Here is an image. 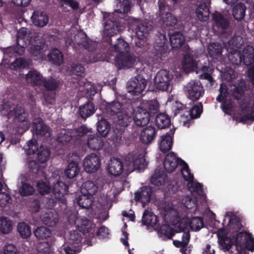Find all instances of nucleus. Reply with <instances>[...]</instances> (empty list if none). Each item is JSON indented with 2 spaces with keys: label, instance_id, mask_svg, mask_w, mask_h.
<instances>
[{
  "label": "nucleus",
  "instance_id": "f257e3e1",
  "mask_svg": "<svg viewBox=\"0 0 254 254\" xmlns=\"http://www.w3.org/2000/svg\"><path fill=\"white\" fill-rule=\"evenodd\" d=\"M147 164L144 158V154H129L126 156L123 162L117 158H111L107 167L108 172L114 176L122 174L128 175L135 169L142 170Z\"/></svg>",
  "mask_w": 254,
  "mask_h": 254
},
{
  "label": "nucleus",
  "instance_id": "f03ea898",
  "mask_svg": "<svg viewBox=\"0 0 254 254\" xmlns=\"http://www.w3.org/2000/svg\"><path fill=\"white\" fill-rule=\"evenodd\" d=\"M30 34L25 28H21L17 33V46L14 48L15 52L19 55H22L24 53V46L26 44V41H28V50L30 53L34 56L40 55V50L44 45V41L42 37L36 33L34 35L30 36Z\"/></svg>",
  "mask_w": 254,
  "mask_h": 254
},
{
  "label": "nucleus",
  "instance_id": "7ed1b4c3",
  "mask_svg": "<svg viewBox=\"0 0 254 254\" xmlns=\"http://www.w3.org/2000/svg\"><path fill=\"white\" fill-rule=\"evenodd\" d=\"M231 213L228 212L225 216V220H229V226L232 229L233 231L232 233L234 238L236 247L239 253L240 250L247 249L249 251H254V239L252 237L251 234L246 232H239L238 233L237 229L239 228V224L238 222L233 223L232 220L235 217L234 216H231Z\"/></svg>",
  "mask_w": 254,
  "mask_h": 254
},
{
  "label": "nucleus",
  "instance_id": "20e7f679",
  "mask_svg": "<svg viewBox=\"0 0 254 254\" xmlns=\"http://www.w3.org/2000/svg\"><path fill=\"white\" fill-rule=\"evenodd\" d=\"M1 105L2 107L0 111L2 115H7L9 117L14 116L17 120L21 122V124L18 127V133H22L29 128L30 124L26 121L27 115L22 108L17 107L14 108L13 111H11L9 104L6 103Z\"/></svg>",
  "mask_w": 254,
  "mask_h": 254
},
{
  "label": "nucleus",
  "instance_id": "39448f33",
  "mask_svg": "<svg viewBox=\"0 0 254 254\" xmlns=\"http://www.w3.org/2000/svg\"><path fill=\"white\" fill-rule=\"evenodd\" d=\"M107 110L111 114L117 115L120 124L122 126H127L131 121L130 114L132 113V109H129L128 111L123 110L122 105L118 101H114L108 104Z\"/></svg>",
  "mask_w": 254,
  "mask_h": 254
},
{
  "label": "nucleus",
  "instance_id": "423d86ee",
  "mask_svg": "<svg viewBox=\"0 0 254 254\" xmlns=\"http://www.w3.org/2000/svg\"><path fill=\"white\" fill-rule=\"evenodd\" d=\"M74 224L78 228V231L75 230L70 232L67 242L71 245L78 244L81 241V236L79 231L83 233L89 232L90 223L87 219L76 218Z\"/></svg>",
  "mask_w": 254,
  "mask_h": 254
},
{
  "label": "nucleus",
  "instance_id": "0eeeda50",
  "mask_svg": "<svg viewBox=\"0 0 254 254\" xmlns=\"http://www.w3.org/2000/svg\"><path fill=\"white\" fill-rule=\"evenodd\" d=\"M182 164L181 173L184 179L188 182V186L192 192H196L199 195L203 194L201 185L193 180V176L190 173L189 166L183 160L180 161Z\"/></svg>",
  "mask_w": 254,
  "mask_h": 254
},
{
  "label": "nucleus",
  "instance_id": "6e6552de",
  "mask_svg": "<svg viewBox=\"0 0 254 254\" xmlns=\"http://www.w3.org/2000/svg\"><path fill=\"white\" fill-rule=\"evenodd\" d=\"M173 76L165 69L160 70L154 78V86L158 90H168L171 86Z\"/></svg>",
  "mask_w": 254,
  "mask_h": 254
},
{
  "label": "nucleus",
  "instance_id": "1a4fd4ad",
  "mask_svg": "<svg viewBox=\"0 0 254 254\" xmlns=\"http://www.w3.org/2000/svg\"><path fill=\"white\" fill-rule=\"evenodd\" d=\"M187 97L192 101H197L204 93V89L198 80H191L184 87Z\"/></svg>",
  "mask_w": 254,
  "mask_h": 254
},
{
  "label": "nucleus",
  "instance_id": "9d476101",
  "mask_svg": "<svg viewBox=\"0 0 254 254\" xmlns=\"http://www.w3.org/2000/svg\"><path fill=\"white\" fill-rule=\"evenodd\" d=\"M197 57L193 52H190L186 54L184 57L182 63L183 69L187 72L193 71L195 69H203L198 60H196Z\"/></svg>",
  "mask_w": 254,
  "mask_h": 254
},
{
  "label": "nucleus",
  "instance_id": "9b49d317",
  "mask_svg": "<svg viewBox=\"0 0 254 254\" xmlns=\"http://www.w3.org/2000/svg\"><path fill=\"white\" fill-rule=\"evenodd\" d=\"M147 85V81L138 76L131 79L127 84V91L132 95H138L142 92Z\"/></svg>",
  "mask_w": 254,
  "mask_h": 254
},
{
  "label": "nucleus",
  "instance_id": "f8f14e48",
  "mask_svg": "<svg viewBox=\"0 0 254 254\" xmlns=\"http://www.w3.org/2000/svg\"><path fill=\"white\" fill-rule=\"evenodd\" d=\"M105 21L103 31L104 36L111 37L123 30L124 28V26L121 25L114 17L111 18L106 17Z\"/></svg>",
  "mask_w": 254,
  "mask_h": 254
},
{
  "label": "nucleus",
  "instance_id": "ddd939ff",
  "mask_svg": "<svg viewBox=\"0 0 254 254\" xmlns=\"http://www.w3.org/2000/svg\"><path fill=\"white\" fill-rule=\"evenodd\" d=\"M100 167L101 160L95 153L87 155L83 160V168L87 173H94L99 169Z\"/></svg>",
  "mask_w": 254,
  "mask_h": 254
},
{
  "label": "nucleus",
  "instance_id": "4468645a",
  "mask_svg": "<svg viewBox=\"0 0 254 254\" xmlns=\"http://www.w3.org/2000/svg\"><path fill=\"white\" fill-rule=\"evenodd\" d=\"M115 62L119 68L133 67L136 64V58L130 53H127L123 55H117L115 58Z\"/></svg>",
  "mask_w": 254,
  "mask_h": 254
},
{
  "label": "nucleus",
  "instance_id": "2eb2a0df",
  "mask_svg": "<svg viewBox=\"0 0 254 254\" xmlns=\"http://www.w3.org/2000/svg\"><path fill=\"white\" fill-rule=\"evenodd\" d=\"M133 119L134 123L137 126H144L146 125L150 120V115L146 109L142 108V106L136 108L133 112Z\"/></svg>",
  "mask_w": 254,
  "mask_h": 254
},
{
  "label": "nucleus",
  "instance_id": "dca6fc26",
  "mask_svg": "<svg viewBox=\"0 0 254 254\" xmlns=\"http://www.w3.org/2000/svg\"><path fill=\"white\" fill-rule=\"evenodd\" d=\"M231 235H233L232 232H229V233H227L224 229H221L218 232L217 236L219 239V244L224 251L229 250L232 244L235 243L234 238L233 237L231 239L228 237L229 235L231 236Z\"/></svg>",
  "mask_w": 254,
  "mask_h": 254
},
{
  "label": "nucleus",
  "instance_id": "f3484780",
  "mask_svg": "<svg viewBox=\"0 0 254 254\" xmlns=\"http://www.w3.org/2000/svg\"><path fill=\"white\" fill-rule=\"evenodd\" d=\"M181 160H182L176 157L173 152L167 154L164 162L165 170L169 173L174 171L179 164L182 165Z\"/></svg>",
  "mask_w": 254,
  "mask_h": 254
},
{
  "label": "nucleus",
  "instance_id": "a211bd4d",
  "mask_svg": "<svg viewBox=\"0 0 254 254\" xmlns=\"http://www.w3.org/2000/svg\"><path fill=\"white\" fill-rule=\"evenodd\" d=\"M152 194V190L149 187H143L135 193L134 199L136 201H140L144 207L149 202Z\"/></svg>",
  "mask_w": 254,
  "mask_h": 254
},
{
  "label": "nucleus",
  "instance_id": "6ab92c4d",
  "mask_svg": "<svg viewBox=\"0 0 254 254\" xmlns=\"http://www.w3.org/2000/svg\"><path fill=\"white\" fill-rule=\"evenodd\" d=\"M43 76L36 70H30L25 75L26 81L33 85H41L43 83Z\"/></svg>",
  "mask_w": 254,
  "mask_h": 254
},
{
  "label": "nucleus",
  "instance_id": "aec40b11",
  "mask_svg": "<svg viewBox=\"0 0 254 254\" xmlns=\"http://www.w3.org/2000/svg\"><path fill=\"white\" fill-rule=\"evenodd\" d=\"M174 130H171L170 133L161 136V140L159 143V147L161 151L166 152L170 150L172 148L173 142L172 138Z\"/></svg>",
  "mask_w": 254,
  "mask_h": 254
},
{
  "label": "nucleus",
  "instance_id": "412c9836",
  "mask_svg": "<svg viewBox=\"0 0 254 254\" xmlns=\"http://www.w3.org/2000/svg\"><path fill=\"white\" fill-rule=\"evenodd\" d=\"M220 94L217 97V100L219 101H223L222 107L224 110H228L232 107L230 102H228L227 97L228 95V92L225 84L222 83L220 86Z\"/></svg>",
  "mask_w": 254,
  "mask_h": 254
},
{
  "label": "nucleus",
  "instance_id": "4be33fe9",
  "mask_svg": "<svg viewBox=\"0 0 254 254\" xmlns=\"http://www.w3.org/2000/svg\"><path fill=\"white\" fill-rule=\"evenodd\" d=\"M103 140L102 138L97 135L91 134L88 136L87 145L92 150H98L103 146Z\"/></svg>",
  "mask_w": 254,
  "mask_h": 254
},
{
  "label": "nucleus",
  "instance_id": "5701e85b",
  "mask_svg": "<svg viewBox=\"0 0 254 254\" xmlns=\"http://www.w3.org/2000/svg\"><path fill=\"white\" fill-rule=\"evenodd\" d=\"M155 135V129L151 126L145 128L141 133L140 139L144 143H149L153 139Z\"/></svg>",
  "mask_w": 254,
  "mask_h": 254
},
{
  "label": "nucleus",
  "instance_id": "b1692460",
  "mask_svg": "<svg viewBox=\"0 0 254 254\" xmlns=\"http://www.w3.org/2000/svg\"><path fill=\"white\" fill-rule=\"evenodd\" d=\"M95 108L93 104L91 102H87L85 104L79 107V113L83 119H86L94 114Z\"/></svg>",
  "mask_w": 254,
  "mask_h": 254
},
{
  "label": "nucleus",
  "instance_id": "393cba45",
  "mask_svg": "<svg viewBox=\"0 0 254 254\" xmlns=\"http://www.w3.org/2000/svg\"><path fill=\"white\" fill-rule=\"evenodd\" d=\"M98 189L99 187L96 182L88 181L82 185L81 191L82 193H87L92 196L97 192Z\"/></svg>",
  "mask_w": 254,
  "mask_h": 254
},
{
  "label": "nucleus",
  "instance_id": "a878e982",
  "mask_svg": "<svg viewBox=\"0 0 254 254\" xmlns=\"http://www.w3.org/2000/svg\"><path fill=\"white\" fill-rule=\"evenodd\" d=\"M67 186L64 183L58 182L55 184L52 190L55 194V198L59 200L67 193Z\"/></svg>",
  "mask_w": 254,
  "mask_h": 254
},
{
  "label": "nucleus",
  "instance_id": "bb28decb",
  "mask_svg": "<svg viewBox=\"0 0 254 254\" xmlns=\"http://www.w3.org/2000/svg\"><path fill=\"white\" fill-rule=\"evenodd\" d=\"M141 0H133L134 2L139 4ZM117 6L119 8L118 9L115 10L120 14H127L129 11L131 7V0H124L122 2L120 0H117Z\"/></svg>",
  "mask_w": 254,
  "mask_h": 254
},
{
  "label": "nucleus",
  "instance_id": "cd10ccee",
  "mask_svg": "<svg viewBox=\"0 0 254 254\" xmlns=\"http://www.w3.org/2000/svg\"><path fill=\"white\" fill-rule=\"evenodd\" d=\"M177 202L174 201L173 202L167 201L162 203L161 206V210L164 215H171L175 216L177 214V208L176 207Z\"/></svg>",
  "mask_w": 254,
  "mask_h": 254
},
{
  "label": "nucleus",
  "instance_id": "c85d7f7f",
  "mask_svg": "<svg viewBox=\"0 0 254 254\" xmlns=\"http://www.w3.org/2000/svg\"><path fill=\"white\" fill-rule=\"evenodd\" d=\"M170 41L173 48L181 47L185 41L184 37L179 32L169 33Z\"/></svg>",
  "mask_w": 254,
  "mask_h": 254
},
{
  "label": "nucleus",
  "instance_id": "c756f323",
  "mask_svg": "<svg viewBox=\"0 0 254 254\" xmlns=\"http://www.w3.org/2000/svg\"><path fill=\"white\" fill-rule=\"evenodd\" d=\"M51 156V151L50 148L47 146L41 145L37 153V157L38 161L40 163H44L47 162Z\"/></svg>",
  "mask_w": 254,
  "mask_h": 254
},
{
  "label": "nucleus",
  "instance_id": "7c9ffc66",
  "mask_svg": "<svg viewBox=\"0 0 254 254\" xmlns=\"http://www.w3.org/2000/svg\"><path fill=\"white\" fill-rule=\"evenodd\" d=\"M49 61L56 65H59L63 62V55L59 50H52L48 55Z\"/></svg>",
  "mask_w": 254,
  "mask_h": 254
},
{
  "label": "nucleus",
  "instance_id": "2f4dec72",
  "mask_svg": "<svg viewBox=\"0 0 254 254\" xmlns=\"http://www.w3.org/2000/svg\"><path fill=\"white\" fill-rule=\"evenodd\" d=\"M79 206L84 208H89L93 203L92 197L87 193H82L77 199Z\"/></svg>",
  "mask_w": 254,
  "mask_h": 254
},
{
  "label": "nucleus",
  "instance_id": "473e14b6",
  "mask_svg": "<svg viewBox=\"0 0 254 254\" xmlns=\"http://www.w3.org/2000/svg\"><path fill=\"white\" fill-rule=\"evenodd\" d=\"M79 172V167L74 161L69 163L64 171L65 175L69 178L76 177Z\"/></svg>",
  "mask_w": 254,
  "mask_h": 254
},
{
  "label": "nucleus",
  "instance_id": "72a5a7b5",
  "mask_svg": "<svg viewBox=\"0 0 254 254\" xmlns=\"http://www.w3.org/2000/svg\"><path fill=\"white\" fill-rule=\"evenodd\" d=\"M13 229L12 221L6 217H0V232L3 234H8Z\"/></svg>",
  "mask_w": 254,
  "mask_h": 254
},
{
  "label": "nucleus",
  "instance_id": "f704fd0d",
  "mask_svg": "<svg viewBox=\"0 0 254 254\" xmlns=\"http://www.w3.org/2000/svg\"><path fill=\"white\" fill-rule=\"evenodd\" d=\"M142 220L144 224L152 227L154 226L157 222L156 215L148 210L144 211Z\"/></svg>",
  "mask_w": 254,
  "mask_h": 254
},
{
  "label": "nucleus",
  "instance_id": "c9c22d12",
  "mask_svg": "<svg viewBox=\"0 0 254 254\" xmlns=\"http://www.w3.org/2000/svg\"><path fill=\"white\" fill-rule=\"evenodd\" d=\"M174 235V232L172 228L167 224H164L160 228L158 235L162 239H171Z\"/></svg>",
  "mask_w": 254,
  "mask_h": 254
},
{
  "label": "nucleus",
  "instance_id": "e433bc0d",
  "mask_svg": "<svg viewBox=\"0 0 254 254\" xmlns=\"http://www.w3.org/2000/svg\"><path fill=\"white\" fill-rule=\"evenodd\" d=\"M114 50L117 55H123L128 53L129 50L128 44L122 39H119L118 43L114 46Z\"/></svg>",
  "mask_w": 254,
  "mask_h": 254
},
{
  "label": "nucleus",
  "instance_id": "4c0bfd02",
  "mask_svg": "<svg viewBox=\"0 0 254 254\" xmlns=\"http://www.w3.org/2000/svg\"><path fill=\"white\" fill-rule=\"evenodd\" d=\"M35 236L40 239L50 238L52 235L51 230L45 226L37 228L34 231Z\"/></svg>",
  "mask_w": 254,
  "mask_h": 254
},
{
  "label": "nucleus",
  "instance_id": "58836bf2",
  "mask_svg": "<svg viewBox=\"0 0 254 254\" xmlns=\"http://www.w3.org/2000/svg\"><path fill=\"white\" fill-rule=\"evenodd\" d=\"M155 122L159 128H164L169 125L170 119L167 115L159 114L156 116Z\"/></svg>",
  "mask_w": 254,
  "mask_h": 254
},
{
  "label": "nucleus",
  "instance_id": "ea45409f",
  "mask_svg": "<svg viewBox=\"0 0 254 254\" xmlns=\"http://www.w3.org/2000/svg\"><path fill=\"white\" fill-rule=\"evenodd\" d=\"M98 131L103 136H106L110 130L108 122L105 119H101L97 123Z\"/></svg>",
  "mask_w": 254,
  "mask_h": 254
},
{
  "label": "nucleus",
  "instance_id": "a19ab883",
  "mask_svg": "<svg viewBox=\"0 0 254 254\" xmlns=\"http://www.w3.org/2000/svg\"><path fill=\"white\" fill-rule=\"evenodd\" d=\"M42 83L47 90H55L59 86L60 81L52 77H49L48 78L44 79Z\"/></svg>",
  "mask_w": 254,
  "mask_h": 254
},
{
  "label": "nucleus",
  "instance_id": "79ce46f5",
  "mask_svg": "<svg viewBox=\"0 0 254 254\" xmlns=\"http://www.w3.org/2000/svg\"><path fill=\"white\" fill-rule=\"evenodd\" d=\"M166 175L164 173H160L155 171L151 178V183L157 186H162L166 181Z\"/></svg>",
  "mask_w": 254,
  "mask_h": 254
},
{
  "label": "nucleus",
  "instance_id": "37998d69",
  "mask_svg": "<svg viewBox=\"0 0 254 254\" xmlns=\"http://www.w3.org/2000/svg\"><path fill=\"white\" fill-rule=\"evenodd\" d=\"M141 105L142 108L146 109V111L149 112V115L157 112L159 107L158 103L156 100L144 101L141 103Z\"/></svg>",
  "mask_w": 254,
  "mask_h": 254
},
{
  "label": "nucleus",
  "instance_id": "c03bdc74",
  "mask_svg": "<svg viewBox=\"0 0 254 254\" xmlns=\"http://www.w3.org/2000/svg\"><path fill=\"white\" fill-rule=\"evenodd\" d=\"M30 62L23 58H17L11 64L10 67L15 70L25 68L29 66Z\"/></svg>",
  "mask_w": 254,
  "mask_h": 254
},
{
  "label": "nucleus",
  "instance_id": "a18cd8bd",
  "mask_svg": "<svg viewBox=\"0 0 254 254\" xmlns=\"http://www.w3.org/2000/svg\"><path fill=\"white\" fill-rule=\"evenodd\" d=\"M17 230L21 237L23 238H28L31 234L30 227L24 222H21L18 224Z\"/></svg>",
  "mask_w": 254,
  "mask_h": 254
},
{
  "label": "nucleus",
  "instance_id": "49530a36",
  "mask_svg": "<svg viewBox=\"0 0 254 254\" xmlns=\"http://www.w3.org/2000/svg\"><path fill=\"white\" fill-rule=\"evenodd\" d=\"M18 190L21 195L27 196L32 194L34 191V189L29 184L22 182L19 186Z\"/></svg>",
  "mask_w": 254,
  "mask_h": 254
},
{
  "label": "nucleus",
  "instance_id": "de8ad7c7",
  "mask_svg": "<svg viewBox=\"0 0 254 254\" xmlns=\"http://www.w3.org/2000/svg\"><path fill=\"white\" fill-rule=\"evenodd\" d=\"M39 147L38 146L37 141L35 139H31L27 142V144L24 146L26 153L28 155L33 154L36 151L38 152Z\"/></svg>",
  "mask_w": 254,
  "mask_h": 254
},
{
  "label": "nucleus",
  "instance_id": "09e8293b",
  "mask_svg": "<svg viewBox=\"0 0 254 254\" xmlns=\"http://www.w3.org/2000/svg\"><path fill=\"white\" fill-rule=\"evenodd\" d=\"M37 188L38 190L42 194L48 193L52 191V189L48 184L46 179L38 182L37 184Z\"/></svg>",
  "mask_w": 254,
  "mask_h": 254
},
{
  "label": "nucleus",
  "instance_id": "8fccbe9b",
  "mask_svg": "<svg viewBox=\"0 0 254 254\" xmlns=\"http://www.w3.org/2000/svg\"><path fill=\"white\" fill-rule=\"evenodd\" d=\"M203 226V221L200 217H194L190 220V227L193 231H198Z\"/></svg>",
  "mask_w": 254,
  "mask_h": 254
},
{
  "label": "nucleus",
  "instance_id": "3c124183",
  "mask_svg": "<svg viewBox=\"0 0 254 254\" xmlns=\"http://www.w3.org/2000/svg\"><path fill=\"white\" fill-rule=\"evenodd\" d=\"M71 75L82 77L84 75V68L80 64H73L70 71Z\"/></svg>",
  "mask_w": 254,
  "mask_h": 254
},
{
  "label": "nucleus",
  "instance_id": "603ef678",
  "mask_svg": "<svg viewBox=\"0 0 254 254\" xmlns=\"http://www.w3.org/2000/svg\"><path fill=\"white\" fill-rule=\"evenodd\" d=\"M149 29L146 25L144 24L139 25L136 29L137 37L139 39L143 40L144 38L147 36Z\"/></svg>",
  "mask_w": 254,
  "mask_h": 254
},
{
  "label": "nucleus",
  "instance_id": "864d4df0",
  "mask_svg": "<svg viewBox=\"0 0 254 254\" xmlns=\"http://www.w3.org/2000/svg\"><path fill=\"white\" fill-rule=\"evenodd\" d=\"M208 51L211 56H217L222 52L221 46L216 43L210 44L208 46Z\"/></svg>",
  "mask_w": 254,
  "mask_h": 254
},
{
  "label": "nucleus",
  "instance_id": "5fc2aeb1",
  "mask_svg": "<svg viewBox=\"0 0 254 254\" xmlns=\"http://www.w3.org/2000/svg\"><path fill=\"white\" fill-rule=\"evenodd\" d=\"M196 199L193 194L191 196H185L182 199V204L187 208H191L196 204Z\"/></svg>",
  "mask_w": 254,
  "mask_h": 254
},
{
  "label": "nucleus",
  "instance_id": "6e6d98bb",
  "mask_svg": "<svg viewBox=\"0 0 254 254\" xmlns=\"http://www.w3.org/2000/svg\"><path fill=\"white\" fill-rule=\"evenodd\" d=\"M35 126V129L37 133L42 135H46L48 133V127L43 123L41 120L38 121V124L34 123Z\"/></svg>",
  "mask_w": 254,
  "mask_h": 254
},
{
  "label": "nucleus",
  "instance_id": "4d7b16f0",
  "mask_svg": "<svg viewBox=\"0 0 254 254\" xmlns=\"http://www.w3.org/2000/svg\"><path fill=\"white\" fill-rule=\"evenodd\" d=\"M246 9L245 5L242 3H239L233 7V16H245Z\"/></svg>",
  "mask_w": 254,
  "mask_h": 254
},
{
  "label": "nucleus",
  "instance_id": "13d9d810",
  "mask_svg": "<svg viewBox=\"0 0 254 254\" xmlns=\"http://www.w3.org/2000/svg\"><path fill=\"white\" fill-rule=\"evenodd\" d=\"M33 23L37 26L44 27L48 22V17H30Z\"/></svg>",
  "mask_w": 254,
  "mask_h": 254
},
{
  "label": "nucleus",
  "instance_id": "bf43d9fd",
  "mask_svg": "<svg viewBox=\"0 0 254 254\" xmlns=\"http://www.w3.org/2000/svg\"><path fill=\"white\" fill-rule=\"evenodd\" d=\"M159 11L160 15H168L171 14V10L170 7L163 1H159Z\"/></svg>",
  "mask_w": 254,
  "mask_h": 254
},
{
  "label": "nucleus",
  "instance_id": "052dcab7",
  "mask_svg": "<svg viewBox=\"0 0 254 254\" xmlns=\"http://www.w3.org/2000/svg\"><path fill=\"white\" fill-rule=\"evenodd\" d=\"M71 133L69 131L62 129L59 135V141L64 143L69 141L71 139Z\"/></svg>",
  "mask_w": 254,
  "mask_h": 254
},
{
  "label": "nucleus",
  "instance_id": "680f3d73",
  "mask_svg": "<svg viewBox=\"0 0 254 254\" xmlns=\"http://www.w3.org/2000/svg\"><path fill=\"white\" fill-rule=\"evenodd\" d=\"M197 16H209V10L204 3L200 4L196 9Z\"/></svg>",
  "mask_w": 254,
  "mask_h": 254
},
{
  "label": "nucleus",
  "instance_id": "e2e57ef3",
  "mask_svg": "<svg viewBox=\"0 0 254 254\" xmlns=\"http://www.w3.org/2000/svg\"><path fill=\"white\" fill-rule=\"evenodd\" d=\"M176 225L180 231H183L190 226V220L187 217H183L178 220Z\"/></svg>",
  "mask_w": 254,
  "mask_h": 254
},
{
  "label": "nucleus",
  "instance_id": "0e129e2a",
  "mask_svg": "<svg viewBox=\"0 0 254 254\" xmlns=\"http://www.w3.org/2000/svg\"><path fill=\"white\" fill-rule=\"evenodd\" d=\"M202 111V106L201 104L194 106L190 111V116L191 118H198Z\"/></svg>",
  "mask_w": 254,
  "mask_h": 254
},
{
  "label": "nucleus",
  "instance_id": "69168bd1",
  "mask_svg": "<svg viewBox=\"0 0 254 254\" xmlns=\"http://www.w3.org/2000/svg\"><path fill=\"white\" fill-rule=\"evenodd\" d=\"M214 20L216 22L217 26L221 27L222 29H226L229 25L228 22L224 18V17H214Z\"/></svg>",
  "mask_w": 254,
  "mask_h": 254
},
{
  "label": "nucleus",
  "instance_id": "338daca9",
  "mask_svg": "<svg viewBox=\"0 0 254 254\" xmlns=\"http://www.w3.org/2000/svg\"><path fill=\"white\" fill-rule=\"evenodd\" d=\"M4 254H19L16 247L12 244H8L3 247Z\"/></svg>",
  "mask_w": 254,
  "mask_h": 254
},
{
  "label": "nucleus",
  "instance_id": "774afa93",
  "mask_svg": "<svg viewBox=\"0 0 254 254\" xmlns=\"http://www.w3.org/2000/svg\"><path fill=\"white\" fill-rule=\"evenodd\" d=\"M43 222L49 226H53L56 224L57 219L53 218V216L51 214H47V216H45L43 218Z\"/></svg>",
  "mask_w": 254,
  "mask_h": 254
}]
</instances>
